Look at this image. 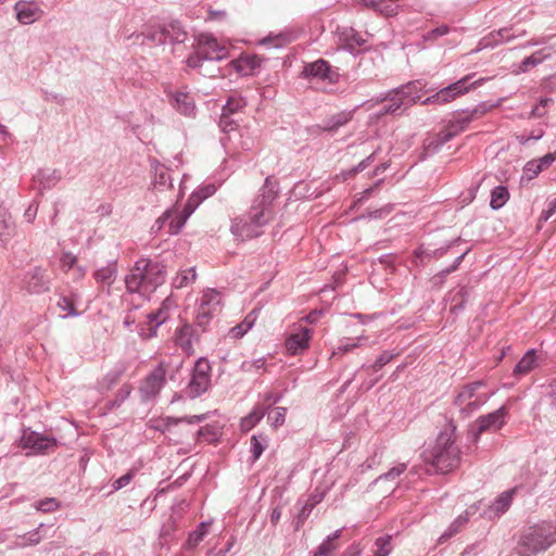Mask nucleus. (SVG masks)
<instances>
[{
	"mask_svg": "<svg viewBox=\"0 0 556 556\" xmlns=\"http://www.w3.org/2000/svg\"><path fill=\"white\" fill-rule=\"evenodd\" d=\"M456 136L455 131L447 125L445 129L435 135L433 140L429 143V148L437 151Z\"/></svg>",
	"mask_w": 556,
	"mask_h": 556,
	"instance_id": "nucleus-44",
	"label": "nucleus"
},
{
	"mask_svg": "<svg viewBox=\"0 0 556 556\" xmlns=\"http://www.w3.org/2000/svg\"><path fill=\"white\" fill-rule=\"evenodd\" d=\"M58 306L60 309L66 312L62 317H77L79 316V312L76 309L75 301L72 296H61L58 301Z\"/></svg>",
	"mask_w": 556,
	"mask_h": 556,
	"instance_id": "nucleus-49",
	"label": "nucleus"
},
{
	"mask_svg": "<svg viewBox=\"0 0 556 556\" xmlns=\"http://www.w3.org/2000/svg\"><path fill=\"white\" fill-rule=\"evenodd\" d=\"M153 185L159 191L173 188V178L168 168L157 161L153 162Z\"/></svg>",
	"mask_w": 556,
	"mask_h": 556,
	"instance_id": "nucleus-27",
	"label": "nucleus"
},
{
	"mask_svg": "<svg viewBox=\"0 0 556 556\" xmlns=\"http://www.w3.org/2000/svg\"><path fill=\"white\" fill-rule=\"evenodd\" d=\"M61 179L62 173L56 168H42L39 169L34 176V181L39 186L41 190L52 189L61 181Z\"/></svg>",
	"mask_w": 556,
	"mask_h": 556,
	"instance_id": "nucleus-26",
	"label": "nucleus"
},
{
	"mask_svg": "<svg viewBox=\"0 0 556 556\" xmlns=\"http://www.w3.org/2000/svg\"><path fill=\"white\" fill-rule=\"evenodd\" d=\"M268 443L267 437L260 433L254 434L251 438V453L253 462L257 460L263 454Z\"/></svg>",
	"mask_w": 556,
	"mask_h": 556,
	"instance_id": "nucleus-45",
	"label": "nucleus"
},
{
	"mask_svg": "<svg viewBox=\"0 0 556 556\" xmlns=\"http://www.w3.org/2000/svg\"><path fill=\"white\" fill-rule=\"evenodd\" d=\"M313 330L307 327H301L298 331L291 333L285 342V348L290 355L302 354L309 348Z\"/></svg>",
	"mask_w": 556,
	"mask_h": 556,
	"instance_id": "nucleus-19",
	"label": "nucleus"
},
{
	"mask_svg": "<svg viewBox=\"0 0 556 556\" xmlns=\"http://www.w3.org/2000/svg\"><path fill=\"white\" fill-rule=\"evenodd\" d=\"M468 513L459 515L448 527V529L442 533L440 541L447 540L459 532V530L468 522Z\"/></svg>",
	"mask_w": 556,
	"mask_h": 556,
	"instance_id": "nucleus-48",
	"label": "nucleus"
},
{
	"mask_svg": "<svg viewBox=\"0 0 556 556\" xmlns=\"http://www.w3.org/2000/svg\"><path fill=\"white\" fill-rule=\"evenodd\" d=\"M46 530L47 526L40 523L36 529L18 536L17 545L22 547L37 545L46 536V533H43Z\"/></svg>",
	"mask_w": 556,
	"mask_h": 556,
	"instance_id": "nucleus-34",
	"label": "nucleus"
},
{
	"mask_svg": "<svg viewBox=\"0 0 556 556\" xmlns=\"http://www.w3.org/2000/svg\"><path fill=\"white\" fill-rule=\"evenodd\" d=\"M395 90H389L383 94H380L379 97L375 98V103H381L384 101H388L389 103L381 108V110L377 113L378 117L384 116V115H395L397 114L402 109L404 110L403 100H400L397 96H395Z\"/></svg>",
	"mask_w": 556,
	"mask_h": 556,
	"instance_id": "nucleus-25",
	"label": "nucleus"
},
{
	"mask_svg": "<svg viewBox=\"0 0 556 556\" xmlns=\"http://www.w3.org/2000/svg\"><path fill=\"white\" fill-rule=\"evenodd\" d=\"M229 56L228 48L220 43L212 34H200L195 38L193 52L188 55L185 63L187 67L197 71L204 77L220 76V68L216 62Z\"/></svg>",
	"mask_w": 556,
	"mask_h": 556,
	"instance_id": "nucleus-2",
	"label": "nucleus"
},
{
	"mask_svg": "<svg viewBox=\"0 0 556 556\" xmlns=\"http://www.w3.org/2000/svg\"><path fill=\"white\" fill-rule=\"evenodd\" d=\"M476 74H468L463 78L458 79L455 83L450 84L446 87L441 88L437 92V99H439V104H446L456 98L467 93L471 89H476L482 86L489 78L481 77L477 80L471 81Z\"/></svg>",
	"mask_w": 556,
	"mask_h": 556,
	"instance_id": "nucleus-7",
	"label": "nucleus"
},
{
	"mask_svg": "<svg viewBox=\"0 0 556 556\" xmlns=\"http://www.w3.org/2000/svg\"><path fill=\"white\" fill-rule=\"evenodd\" d=\"M287 408L286 407H276L273 414L268 415V420L270 425L275 428L282 426L286 420Z\"/></svg>",
	"mask_w": 556,
	"mask_h": 556,
	"instance_id": "nucleus-62",
	"label": "nucleus"
},
{
	"mask_svg": "<svg viewBox=\"0 0 556 556\" xmlns=\"http://www.w3.org/2000/svg\"><path fill=\"white\" fill-rule=\"evenodd\" d=\"M197 278L195 267H190L181 270L176 277L173 278L172 286L175 289H181L192 283Z\"/></svg>",
	"mask_w": 556,
	"mask_h": 556,
	"instance_id": "nucleus-40",
	"label": "nucleus"
},
{
	"mask_svg": "<svg viewBox=\"0 0 556 556\" xmlns=\"http://www.w3.org/2000/svg\"><path fill=\"white\" fill-rule=\"evenodd\" d=\"M222 296L215 289L205 290L195 311V325L205 330L220 305Z\"/></svg>",
	"mask_w": 556,
	"mask_h": 556,
	"instance_id": "nucleus-9",
	"label": "nucleus"
},
{
	"mask_svg": "<svg viewBox=\"0 0 556 556\" xmlns=\"http://www.w3.org/2000/svg\"><path fill=\"white\" fill-rule=\"evenodd\" d=\"M244 105L245 101L242 98L230 97L226 104L223 106L222 112L231 115L240 111Z\"/></svg>",
	"mask_w": 556,
	"mask_h": 556,
	"instance_id": "nucleus-56",
	"label": "nucleus"
},
{
	"mask_svg": "<svg viewBox=\"0 0 556 556\" xmlns=\"http://www.w3.org/2000/svg\"><path fill=\"white\" fill-rule=\"evenodd\" d=\"M166 280V266L159 261L140 257L125 277L126 290L149 299Z\"/></svg>",
	"mask_w": 556,
	"mask_h": 556,
	"instance_id": "nucleus-3",
	"label": "nucleus"
},
{
	"mask_svg": "<svg viewBox=\"0 0 556 556\" xmlns=\"http://www.w3.org/2000/svg\"><path fill=\"white\" fill-rule=\"evenodd\" d=\"M219 437L218 428L213 425H206L197 431V440L198 441H205L208 443L216 442Z\"/></svg>",
	"mask_w": 556,
	"mask_h": 556,
	"instance_id": "nucleus-47",
	"label": "nucleus"
},
{
	"mask_svg": "<svg viewBox=\"0 0 556 556\" xmlns=\"http://www.w3.org/2000/svg\"><path fill=\"white\" fill-rule=\"evenodd\" d=\"M469 252V249L465 250L464 252L459 253L455 256L454 262L451 266L440 270L435 275H433L430 279V282L433 287L440 288L444 285L446 277L458 269L459 265L464 261L466 254Z\"/></svg>",
	"mask_w": 556,
	"mask_h": 556,
	"instance_id": "nucleus-30",
	"label": "nucleus"
},
{
	"mask_svg": "<svg viewBox=\"0 0 556 556\" xmlns=\"http://www.w3.org/2000/svg\"><path fill=\"white\" fill-rule=\"evenodd\" d=\"M216 191V188L214 185L208 184L205 185L202 188H199L198 190H194L191 193V197L195 198V201L201 203L203 200L207 199L208 197L213 195Z\"/></svg>",
	"mask_w": 556,
	"mask_h": 556,
	"instance_id": "nucleus-60",
	"label": "nucleus"
},
{
	"mask_svg": "<svg viewBox=\"0 0 556 556\" xmlns=\"http://www.w3.org/2000/svg\"><path fill=\"white\" fill-rule=\"evenodd\" d=\"M556 161V150L538 160H531L523 165V178L531 180Z\"/></svg>",
	"mask_w": 556,
	"mask_h": 556,
	"instance_id": "nucleus-23",
	"label": "nucleus"
},
{
	"mask_svg": "<svg viewBox=\"0 0 556 556\" xmlns=\"http://www.w3.org/2000/svg\"><path fill=\"white\" fill-rule=\"evenodd\" d=\"M170 25V39L172 45L182 43L187 40L188 34L178 22H172Z\"/></svg>",
	"mask_w": 556,
	"mask_h": 556,
	"instance_id": "nucleus-53",
	"label": "nucleus"
},
{
	"mask_svg": "<svg viewBox=\"0 0 556 556\" xmlns=\"http://www.w3.org/2000/svg\"><path fill=\"white\" fill-rule=\"evenodd\" d=\"M397 354L395 353H392V352H389V351H384L382 352L377 358L376 361L374 362L372 365L370 366H366V365H363L362 366V369H365V368H371L372 370L375 371H378L380 370L383 366H386L388 363H390Z\"/></svg>",
	"mask_w": 556,
	"mask_h": 556,
	"instance_id": "nucleus-54",
	"label": "nucleus"
},
{
	"mask_svg": "<svg viewBox=\"0 0 556 556\" xmlns=\"http://www.w3.org/2000/svg\"><path fill=\"white\" fill-rule=\"evenodd\" d=\"M291 40L290 36L287 35V34H278V35H275V36H267L265 38H263L260 43L262 46H273L275 48H281L283 46H286L287 43H289Z\"/></svg>",
	"mask_w": 556,
	"mask_h": 556,
	"instance_id": "nucleus-51",
	"label": "nucleus"
},
{
	"mask_svg": "<svg viewBox=\"0 0 556 556\" xmlns=\"http://www.w3.org/2000/svg\"><path fill=\"white\" fill-rule=\"evenodd\" d=\"M211 369L207 359L201 357L195 362L190 381L186 388L189 397L195 399L208 390L211 386Z\"/></svg>",
	"mask_w": 556,
	"mask_h": 556,
	"instance_id": "nucleus-8",
	"label": "nucleus"
},
{
	"mask_svg": "<svg viewBox=\"0 0 556 556\" xmlns=\"http://www.w3.org/2000/svg\"><path fill=\"white\" fill-rule=\"evenodd\" d=\"M264 59L256 54L242 53L238 59L232 60L230 65L241 76H251L262 66Z\"/></svg>",
	"mask_w": 556,
	"mask_h": 556,
	"instance_id": "nucleus-20",
	"label": "nucleus"
},
{
	"mask_svg": "<svg viewBox=\"0 0 556 556\" xmlns=\"http://www.w3.org/2000/svg\"><path fill=\"white\" fill-rule=\"evenodd\" d=\"M472 121L473 119L467 110H463L462 112H457L455 114V116L448 122V126L455 131L456 135H458L463 132Z\"/></svg>",
	"mask_w": 556,
	"mask_h": 556,
	"instance_id": "nucleus-39",
	"label": "nucleus"
},
{
	"mask_svg": "<svg viewBox=\"0 0 556 556\" xmlns=\"http://www.w3.org/2000/svg\"><path fill=\"white\" fill-rule=\"evenodd\" d=\"M14 223L7 208L0 206V240H8L14 232Z\"/></svg>",
	"mask_w": 556,
	"mask_h": 556,
	"instance_id": "nucleus-37",
	"label": "nucleus"
},
{
	"mask_svg": "<svg viewBox=\"0 0 556 556\" xmlns=\"http://www.w3.org/2000/svg\"><path fill=\"white\" fill-rule=\"evenodd\" d=\"M303 74L306 77H315L329 84H337L340 79L339 68H334L331 64L319 59L304 66Z\"/></svg>",
	"mask_w": 556,
	"mask_h": 556,
	"instance_id": "nucleus-14",
	"label": "nucleus"
},
{
	"mask_svg": "<svg viewBox=\"0 0 556 556\" xmlns=\"http://www.w3.org/2000/svg\"><path fill=\"white\" fill-rule=\"evenodd\" d=\"M459 240L451 241L438 249L434 250H425L422 247H419L416 249L413 253V263L416 266L424 265L425 260L431 261V260H440L450 252L453 254L458 255L460 252L455 251V248L457 247Z\"/></svg>",
	"mask_w": 556,
	"mask_h": 556,
	"instance_id": "nucleus-17",
	"label": "nucleus"
},
{
	"mask_svg": "<svg viewBox=\"0 0 556 556\" xmlns=\"http://www.w3.org/2000/svg\"><path fill=\"white\" fill-rule=\"evenodd\" d=\"M131 387L129 384H124L118 392L116 393L114 400H112L108 406L110 409L119 407L130 395Z\"/></svg>",
	"mask_w": 556,
	"mask_h": 556,
	"instance_id": "nucleus-55",
	"label": "nucleus"
},
{
	"mask_svg": "<svg viewBox=\"0 0 556 556\" xmlns=\"http://www.w3.org/2000/svg\"><path fill=\"white\" fill-rule=\"evenodd\" d=\"M342 534V529H338L329 534L315 552L319 556H332L333 552L338 549V540Z\"/></svg>",
	"mask_w": 556,
	"mask_h": 556,
	"instance_id": "nucleus-33",
	"label": "nucleus"
},
{
	"mask_svg": "<svg viewBox=\"0 0 556 556\" xmlns=\"http://www.w3.org/2000/svg\"><path fill=\"white\" fill-rule=\"evenodd\" d=\"M424 458L437 472L445 473L459 465L460 451L452 439V433L440 432L434 445L424 451Z\"/></svg>",
	"mask_w": 556,
	"mask_h": 556,
	"instance_id": "nucleus-4",
	"label": "nucleus"
},
{
	"mask_svg": "<svg viewBox=\"0 0 556 556\" xmlns=\"http://www.w3.org/2000/svg\"><path fill=\"white\" fill-rule=\"evenodd\" d=\"M552 52L549 47H543L538 51H534L529 56L523 58V72L529 67H534L541 64L544 60L551 58Z\"/></svg>",
	"mask_w": 556,
	"mask_h": 556,
	"instance_id": "nucleus-38",
	"label": "nucleus"
},
{
	"mask_svg": "<svg viewBox=\"0 0 556 556\" xmlns=\"http://www.w3.org/2000/svg\"><path fill=\"white\" fill-rule=\"evenodd\" d=\"M198 334L193 327L189 324L182 325L176 330L175 342L185 353H193V341L198 340Z\"/></svg>",
	"mask_w": 556,
	"mask_h": 556,
	"instance_id": "nucleus-24",
	"label": "nucleus"
},
{
	"mask_svg": "<svg viewBox=\"0 0 556 556\" xmlns=\"http://www.w3.org/2000/svg\"><path fill=\"white\" fill-rule=\"evenodd\" d=\"M23 287L29 293L40 294L49 291L50 278L46 270L40 267H34L24 275Z\"/></svg>",
	"mask_w": 556,
	"mask_h": 556,
	"instance_id": "nucleus-15",
	"label": "nucleus"
},
{
	"mask_svg": "<svg viewBox=\"0 0 556 556\" xmlns=\"http://www.w3.org/2000/svg\"><path fill=\"white\" fill-rule=\"evenodd\" d=\"M184 225L185 222L181 220L180 214L175 210V215H173V217H170L169 220L167 222L168 229L166 233L176 235L181 230Z\"/></svg>",
	"mask_w": 556,
	"mask_h": 556,
	"instance_id": "nucleus-61",
	"label": "nucleus"
},
{
	"mask_svg": "<svg viewBox=\"0 0 556 556\" xmlns=\"http://www.w3.org/2000/svg\"><path fill=\"white\" fill-rule=\"evenodd\" d=\"M278 194V182L270 176L266 177L264 185L253 199L247 216L232 220L231 233L242 241L260 237L263 233L262 228L274 218V201Z\"/></svg>",
	"mask_w": 556,
	"mask_h": 556,
	"instance_id": "nucleus-1",
	"label": "nucleus"
},
{
	"mask_svg": "<svg viewBox=\"0 0 556 556\" xmlns=\"http://www.w3.org/2000/svg\"><path fill=\"white\" fill-rule=\"evenodd\" d=\"M514 37H516V35L514 33H511V29H509V28H502V29H500L496 33V35L491 34L490 38H484L483 40H488L484 43V46L488 47V46H492V45H498V43H502V42H507L510 39H513Z\"/></svg>",
	"mask_w": 556,
	"mask_h": 556,
	"instance_id": "nucleus-50",
	"label": "nucleus"
},
{
	"mask_svg": "<svg viewBox=\"0 0 556 556\" xmlns=\"http://www.w3.org/2000/svg\"><path fill=\"white\" fill-rule=\"evenodd\" d=\"M122 376V371L121 370H111L109 371L102 379V381L100 382V387L102 390H110L112 389V387H114L119 378Z\"/></svg>",
	"mask_w": 556,
	"mask_h": 556,
	"instance_id": "nucleus-58",
	"label": "nucleus"
},
{
	"mask_svg": "<svg viewBox=\"0 0 556 556\" xmlns=\"http://www.w3.org/2000/svg\"><path fill=\"white\" fill-rule=\"evenodd\" d=\"M425 87L426 84L422 80L417 79L401 85L393 90H395V96H397L400 100H403L404 110H406L420 100Z\"/></svg>",
	"mask_w": 556,
	"mask_h": 556,
	"instance_id": "nucleus-18",
	"label": "nucleus"
},
{
	"mask_svg": "<svg viewBox=\"0 0 556 556\" xmlns=\"http://www.w3.org/2000/svg\"><path fill=\"white\" fill-rule=\"evenodd\" d=\"M206 532L205 531H192L189 533V536L185 543L186 548L193 549L195 548L201 541H203Z\"/></svg>",
	"mask_w": 556,
	"mask_h": 556,
	"instance_id": "nucleus-64",
	"label": "nucleus"
},
{
	"mask_svg": "<svg viewBox=\"0 0 556 556\" xmlns=\"http://www.w3.org/2000/svg\"><path fill=\"white\" fill-rule=\"evenodd\" d=\"M337 35L339 37V41L343 45V47L350 51L354 52L356 48H361L366 45L367 40L361 35L356 29L349 26H339L337 28Z\"/></svg>",
	"mask_w": 556,
	"mask_h": 556,
	"instance_id": "nucleus-21",
	"label": "nucleus"
},
{
	"mask_svg": "<svg viewBox=\"0 0 556 556\" xmlns=\"http://www.w3.org/2000/svg\"><path fill=\"white\" fill-rule=\"evenodd\" d=\"M265 415H266L265 407H260L258 405H255L254 408L252 409V412L241 419V421H240L241 430L243 432L250 431L262 420V418Z\"/></svg>",
	"mask_w": 556,
	"mask_h": 556,
	"instance_id": "nucleus-35",
	"label": "nucleus"
},
{
	"mask_svg": "<svg viewBox=\"0 0 556 556\" xmlns=\"http://www.w3.org/2000/svg\"><path fill=\"white\" fill-rule=\"evenodd\" d=\"M556 543V522L543 521L523 534V556L536 555Z\"/></svg>",
	"mask_w": 556,
	"mask_h": 556,
	"instance_id": "nucleus-5",
	"label": "nucleus"
},
{
	"mask_svg": "<svg viewBox=\"0 0 556 556\" xmlns=\"http://www.w3.org/2000/svg\"><path fill=\"white\" fill-rule=\"evenodd\" d=\"M509 199V192L506 187L497 186L491 192L490 206L493 210H498L505 205Z\"/></svg>",
	"mask_w": 556,
	"mask_h": 556,
	"instance_id": "nucleus-42",
	"label": "nucleus"
},
{
	"mask_svg": "<svg viewBox=\"0 0 556 556\" xmlns=\"http://www.w3.org/2000/svg\"><path fill=\"white\" fill-rule=\"evenodd\" d=\"M34 507L42 513H52L60 507V502L55 497H46L37 501Z\"/></svg>",
	"mask_w": 556,
	"mask_h": 556,
	"instance_id": "nucleus-52",
	"label": "nucleus"
},
{
	"mask_svg": "<svg viewBox=\"0 0 556 556\" xmlns=\"http://www.w3.org/2000/svg\"><path fill=\"white\" fill-rule=\"evenodd\" d=\"M117 277V261L113 260L105 266L100 267L93 273V278L98 283L111 287Z\"/></svg>",
	"mask_w": 556,
	"mask_h": 556,
	"instance_id": "nucleus-29",
	"label": "nucleus"
},
{
	"mask_svg": "<svg viewBox=\"0 0 556 556\" xmlns=\"http://www.w3.org/2000/svg\"><path fill=\"white\" fill-rule=\"evenodd\" d=\"M162 33V25H154L147 27L142 33L140 34H132L130 37H136V39L142 38V43L146 41H149L151 45L160 46L164 45V38Z\"/></svg>",
	"mask_w": 556,
	"mask_h": 556,
	"instance_id": "nucleus-32",
	"label": "nucleus"
},
{
	"mask_svg": "<svg viewBox=\"0 0 556 556\" xmlns=\"http://www.w3.org/2000/svg\"><path fill=\"white\" fill-rule=\"evenodd\" d=\"M167 370L168 364L162 361L143 380L140 393L144 401L155 397L161 392L166 382Z\"/></svg>",
	"mask_w": 556,
	"mask_h": 556,
	"instance_id": "nucleus-10",
	"label": "nucleus"
},
{
	"mask_svg": "<svg viewBox=\"0 0 556 556\" xmlns=\"http://www.w3.org/2000/svg\"><path fill=\"white\" fill-rule=\"evenodd\" d=\"M282 399V393L281 392H266L264 395H263V400H262V403L257 404L260 407H265V413L268 412V409L277 404L278 402H280Z\"/></svg>",
	"mask_w": 556,
	"mask_h": 556,
	"instance_id": "nucleus-57",
	"label": "nucleus"
},
{
	"mask_svg": "<svg viewBox=\"0 0 556 556\" xmlns=\"http://www.w3.org/2000/svg\"><path fill=\"white\" fill-rule=\"evenodd\" d=\"M173 105L186 116H191L195 110L194 100L188 92H176L173 96Z\"/></svg>",
	"mask_w": 556,
	"mask_h": 556,
	"instance_id": "nucleus-31",
	"label": "nucleus"
},
{
	"mask_svg": "<svg viewBox=\"0 0 556 556\" xmlns=\"http://www.w3.org/2000/svg\"><path fill=\"white\" fill-rule=\"evenodd\" d=\"M355 110H344L329 116L321 126L324 131L332 132L352 121Z\"/></svg>",
	"mask_w": 556,
	"mask_h": 556,
	"instance_id": "nucleus-28",
	"label": "nucleus"
},
{
	"mask_svg": "<svg viewBox=\"0 0 556 556\" xmlns=\"http://www.w3.org/2000/svg\"><path fill=\"white\" fill-rule=\"evenodd\" d=\"M468 298V289L466 287H462L452 298V305L450 307V312L454 315H457L465 308V304Z\"/></svg>",
	"mask_w": 556,
	"mask_h": 556,
	"instance_id": "nucleus-46",
	"label": "nucleus"
},
{
	"mask_svg": "<svg viewBox=\"0 0 556 556\" xmlns=\"http://www.w3.org/2000/svg\"><path fill=\"white\" fill-rule=\"evenodd\" d=\"M175 306V301L170 298H166L155 312L148 314L147 327L141 328L140 336L144 339H151L155 337L157 328L169 318V312Z\"/></svg>",
	"mask_w": 556,
	"mask_h": 556,
	"instance_id": "nucleus-12",
	"label": "nucleus"
},
{
	"mask_svg": "<svg viewBox=\"0 0 556 556\" xmlns=\"http://www.w3.org/2000/svg\"><path fill=\"white\" fill-rule=\"evenodd\" d=\"M506 414V408L502 406L490 414L480 416L476 420L475 426L469 430L468 437L472 442H477L482 432L500 429L505 422Z\"/></svg>",
	"mask_w": 556,
	"mask_h": 556,
	"instance_id": "nucleus-11",
	"label": "nucleus"
},
{
	"mask_svg": "<svg viewBox=\"0 0 556 556\" xmlns=\"http://www.w3.org/2000/svg\"><path fill=\"white\" fill-rule=\"evenodd\" d=\"M375 547L372 556H389L393 549L392 536L386 534L377 538L375 540Z\"/></svg>",
	"mask_w": 556,
	"mask_h": 556,
	"instance_id": "nucleus-43",
	"label": "nucleus"
},
{
	"mask_svg": "<svg viewBox=\"0 0 556 556\" xmlns=\"http://www.w3.org/2000/svg\"><path fill=\"white\" fill-rule=\"evenodd\" d=\"M208 414H200V415H192V416H186V417H166L164 420V428L162 431L168 430L173 426H177L179 422H187L189 425L192 424H199L207 419Z\"/></svg>",
	"mask_w": 556,
	"mask_h": 556,
	"instance_id": "nucleus-41",
	"label": "nucleus"
},
{
	"mask_svg": "<svg viewBox=\"0 0 556 556\" xmlns=\"http://www.w3.org/2000/svg\"><path fill=\"white\" fill-rule=\"evenodd\" d=\"M14 10L18 22L25 25L36 22L42 14L39 5L34 1L21 0L15 3Z\"/></svg>",
	"mask_w": 556,
	"mask_h": 556,
	"instance_id": "nucleus-22",
	"label": "nucleus"
},
{
	"mask_svg": "<svg viewBox=\"0 0 556 556\" xmlns=\"http://www.w3.org/2000/svg\"><path fill=\"white\" fill-rule=\"evenodd\" d=\"M173 215H175V210L174 208H168L166 210L153 224V226L151 227V231L153 233H157L160 232L162 229H164L166 226H167V222L169 220L170 217H173Z\"/></svg>",
	"mask_w": 556,
	"mask_h": 556,
	"instance_id": "nucleus-59",
	"label": "nucleus"
},
{
	"mask_svg": "<svg viewBox=\"0 0 556 556\" xmlns=\"http://www.w3.org/2000/svg\"><path fill=\"white\" fill-rule=\"evenodd\" d=\"M265 364L266 362L264 357H260L253 361H244L241 364V370L245 372H250L252 370L258 371L261 369H265Z\"/></svg>",
	"mask_w": 556,
	"mask_h": 556,
	"instance_id": "nucleus-63",
	"label": "nucleus"
},
{
	"mask_svg": "<svg viewBox=\"0 0 556 556\" xmlns=\"http://www.w3.org/2000/svg\"><path fill=\"white\" fill-rule=\"evenodd\" d=\"M485 387L484 382L473 381L462 387L454 400V405L465 417L471 415L481 408L490 399L489 392H482Z\"/></svg>",
	"mask_w": 556,
	"mask_h": 556,
	"instance_id": "nucleus-6",
	"label": "nucleus"
},
{
	"mask_svg": "<svg viewBox=\"0 0 556 556\" xmlns=\"http://www.w3.org/2000/svg\"><path fill=\"white\" fill-rule=\"evenodd\" d=\"M21 445L25 450H30L29 454H47L56 448L58 441L55 438L29 431L24 432Z\"/></svg>",
	"mask_w": 556,
	"mask_h": 556,
	"instance_id": "nucleus-13",
	"label": "nucleus"
},
{
	"mask_svg": "<svg viewBox=\"0 0 556 556\" xmlns=\"http://www.w3.org/2000/svg\"><path fill=\"white\" fill-rule=\"evenodd\" d=\"M518 486L502 492L481 514L482 517L492 520L506 513L511 505Z\"/></svg>",
	"mask_w": 556,
	"mask_h": 556,
	"instance_id": "nucleus-16",
	"label": "nucleus"
},
{
	"mask_svg": "<svg viewBox=\"0 0 556 556\" xmlns=\"http://www.w3.org/2000/svg\"><path fill=\"white\" fill-rule=\"evenodd\" d=\"M544 361L545 356L542 352L538 351L536 349L528 350L526 353H523V375L540 367Z\"/></svg>",
	"mask_w": 556,
	"mask_h": 556,
	"instance_id": "nucleus-36",
	"label": "nucleus"
}]
</instances>
